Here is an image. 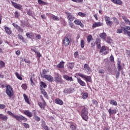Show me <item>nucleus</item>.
<instances>
[{"instance_id":"6e6d98bb","label":"nucleus","mask_w":130,"mask_h":130,"mask_svg":"<svg viewBox=\"0 0 130 130\" xmlns=\"http://www.w3.org/2000/svg\"><path fill=\"white\" fill-rule=\"evenodd\" d=\"M40 90L42 92V93L44 95L45 94V93H46V91H45V90H44V89L42 88H40Z\"/></svg>"},{"instance_id":"13d9d810","label":"nucleus","mask_w":130,"mask_h":130,"mask_svg":"<svg viewBox=\"0 0 130 130\" xmlns=\"http://www.w3.org/2000/svg\"><path fill=\"white\" fill-rule=\"evenodd\" d=\"M6 108V105L0 104V109H5Z\"/></svg>"},{"instance_id":"e433bc0d","label":"nucleus","mask_w":130,"mask_h":130,"mask_svg":"<svg viewBox=\"0 0 130 130\" xmlns=\"http://www.w3.org/2000/svg\"><path fill=\"white\" fill-rule=\"evenodd\" d=\"M15 75L16 77H17V79H18V80H20V81H22V80H23L22 77L20 76V75L17 72L15 73Z\"/></svg>"},{"instance_id":"8fccbe9b","label":"nucleus","mask_w":130,"mask_h":130,"mask_svg":"<svg viewBox=\"0 0 130 130\" xmlns=\"http://www.w3.org/2000/svg\"><path fill=\"white\" fill-rule=\"evenodd\" d=\"M21 87L23 90H27V85H26V84H22Z\"/></svg>"},{"instance_id":"f8f14e48","label":"nucleus","mask_w":130,"mask_h":130,"mask_svg":"<svg viewBox=\"0 0 130 130\" xmlns=\"http://www.w3.org/2000/svg\"><path fill=\"white\" fill-rule=\"evenodd\" d=\"M11 4L15 9H17L18 10H21L22 9V6L15 2H11Z\"/></svg>"},{"instance_id":"473e14b6","label":"nucleus","mask_w":130,"mask_h":130,"mask_svg":"<svg viewBox=\"0 0 130 130\" xmlns=\"http://www.w3.org/2000/svg\"><path fill=\"white\" fill-rule=\"evenodd\" d=\"M92 38H93V37H92V35H89L87 38V42H88V43H90V42H91V41L92 40Z\"/></svg>"},{"instance_id":"338daca9","label":"nucleus","mask_w":130,"mask_h":130,"mask_svg":"<svg viewBox=\"0 0 130 130\" xmlns=\"http://www.w3.org/2000/svg\"><path fill=\"white\" fill-rule=\"evenodd\" d=\"M99 73L100 74H104V73H105V71L104 70H102V69H101V70H99Z\"/></svg>"},{"instance_id":"72a5a7b5","label":"nucleus","mask_w":130,"mask_h":130,"mask_svg":"<svg viewBox=\"0 0 130 130\" xmlns=\"http://www.w3.org/2000/svg\"><path fill=\"white\" fill-rule=\"evenodd\" d=\"M112 19L114 21V23H115L116 25H119V21H118V19H117V18H116V17H113Z\"/></svg>"},{"instance_id":"3c124183","label":"nucleus","mask_w":130,"mask_h":130,"mask_svg":"<svg viewBox=\"0 0 130 130\" xmlns=\"http://www.w3.org/2000/svg\"><path fill=\"white\" fill-rule=\"evenodd\" d=\"M14 15L16 18H18V17H20V13H19L18 11H16L14 13Z\"/></svg>"},{"instance_id":"de8ad7c7","label":"nucleus","mask_w":130,"mask_h":130,"mask_svg":"<svg viewBox=\"0 0 130 130\" xmlns=\"http://www.w3.org/2000/svg\"><path fill=\"white\" fill-rule=\"evenodd\" d=\"M63 92L64 94H70V91L69 90V88H66L63 90Z\"/></svg>"},{"instance_id":"58836bf2","label":"nucleus","mask_w":130,"mask_h":130,"mask_svg":"<svg viewBox=\"0 0 130 130\" xmlns=\"http://www.w3.org/2000/svg\"><path fill=\"white\" fill-rule=\"evenodd\" d=\"M106 23L107 25H108V26H110V27H111L113 24L112 21H111L110 20H108V21H106Z\"/></svg>"},{"instance_id":"a211bd4d","label":"nucleus","mask_w":130,"mask_h":130,"mask_svg":"<svg viewBox=\"0 0 130 130\" xmlns=\"http://www.w3.org/2000/svg\"><path fill=\"white\" fill-rule=\"evenodd\" d=\"M55 103L59 105H63V102L59 98H57L55 100Z\"/></svg>"},{"instance_id":"c9c22d12","label":"nucleus","mask_w":130,"mask_h":130,"mask_svg":"<svg viewBox=\"0 0 130 130\" xmlns=\"http://www.w3.org/2000/svg\"><path fill=\"white\" fill-rule=\"evenodd\" d=\"M38 3L39 5H47V3L46 2H45L44 1H42V0H38Z\"/></svg>"},{"instance_id":"5fc2aeb1","label":"nucleus","mask_w":130,"mask_h":130,"mask_svg":"<svg viewBox=\"0 0 130 130\" xmlns=\"http://www.w3.org/2000/svg\"><path fill=\"white\" fill-rule=\"evenodd\" d=\"M110 61H111V62H113V61H114V57H113V55H111L110 57Z\"/></svg>"},{"instance_id":"603ef678","label":"nucleus","mask_w":130,"mask_h":130,"mask_svg":"<svg viewBox=\"0 0 130 130\" xmlns=\"http://www.w3.org/2000/svg\"><path fill=\"white\" fill-rule=\"evenodd\" d=\"M92 104L95 105L96 106H98V102L96 101L95 100H92Z\"/></svg>"},{"instance_id":"aec40b11","label":"nucleus","mask_w":130,"mask_h":130,"mask_svg":"<svg viewBox=\"0 0 130 130\" xmlns=\"http://www.w3.org/2000/svg\"><path fill=\"white\" fill-rule=\"evenodd\" d=\"M63 79H64L66 81H73V77H70L68 75H63Z\"/></svg>"},{"instance_id":"bf43d9fd","label":"nucleus","mask_w":130,"mask_h":130,"mask_svg":"<svg viewBox=\"0 0 130 130\" xmlns=\"http://www.w3.org/2000/svg\"><path fill=\"white\" fill-rule=\"evenodd\" d=\"M68 90H69V93H73L74 92V88L71 87L70 88H68Z\"/></svg>"},{"instance_id":"dca6fc26","label":"nucleus","mask_w":130,"mask_h":130,"mask_svg":"<svg viewBox=\"0 0 130 130\" xmlns=\"http://www.w3.org/2000/svg\"><path fill=\"white\" fill-rule=\"evenodd\" d=\"M77 81L78 83H79V84L82 87H85V86H86V83L85 82L83 81L81 78H77Z\"/></svg>"},{"instance_id":"0e129e2a","label":"nucleus","mask_w":130,"mask_h":130,"mask_svg":"<svg viewBox=\"0 0 130 130\" xmlns=\"http://www.w3.org/2000/svg\"><path fill=\"white\" fill-rule=\"evenodd\" d=\"M27 13L28 14V15H29V16L32 15V11H31L30 10L27 11Z\"/></svg>"},{"instance_id":"37998d69","label":"nucleus","mask_w":130,"mask_h":130,"mask_svg":"<svg viewBox=\"0 0 130 130\" xmlns=\"http://www.w3.org/2000/svg\"><path fill=\"white\" fill-rule=\"evenodd\" d=\"M22 124L23 125V126H24L25 128H29L30 127L29 124L27 123H22Z\"/></svg>"},{"instance_id":"5701e85b","label":"nucleus","mask_w":130,"mask_h":130,"mask_svg":"<svg viewBox=\"0 0 130 130\" xmlns=\"http://www.w3.org/2000/svg\"><path fill=\"white\" fill-rule=\"evenodd\" d=\"M74 23L76 25H79L81 27H84V25L82 24V22L79 19L75 20Z\"/></svg>"},{"instance_id":"1a4fd4ad","label":"nucleus","mask_w":130,"mask_h":130,"mask_svg":"<svg viewBox=\"0 0 130 130\" xmlns=\"http://www.w3.org/2000/svg\"><path fill=\"white\" fill-rule=\"evenodd\" d=\"M44 78L49 82H53V78L51 75H44Z\"/></svg>"},{"instance_id":"6ab92c4d","label":"nucleus","mask_w":130,"mask_h":130,"mask_svg":"<svg viewBox=\"0 0 130 130\" xmlns=\"http://www.w3.org/2000/svg\"><path fill=\"white\" fill-rule=\"evenodd\" d=\"M0 119L3 120V121H7L8 120V116L0 114Z\"/></svg>"},{"instance_id":"4be33fe9","label":"nucleus","mask_w":130,"mask_h":130,"mask_svg":"<svg viewBox=\"0 0 130 130\" xmlns=\"http://www.w3.org/2000/svg\"><path fill=\"white\" fill-rule=\"evenodd\" d=\"M74 67H75V63H74V62H69L67 63V67L68 69L73 70V69H74Z\"/></svg>"},{"instance_id":"7c9ffc66","label":"nucleus","mask_w":130,"mask_h":130,"mask_svg":"<svg viewBox=\"0 0 130 130\" xmlns=\"http://www.w3.org/2000/svg\"><path fill=\"white\" fill-rule=\"evenodd\" d=\"M33 118H34V119H35V120L36 121H40V120H41V119L38 116H37L36 115H34Z\"/></svg>"},{"instance_id":"49530a36","label":"nucleus","mask_w":130,"mask_h":130,"mask_svg":"<svg viewBox=\"0 0 130 130\" xmlns=\"http://www.w3.org/2000/svg\"><path fill=\"white\" fill-rule=\"evenodd\" d=\"M104 18H105V21H106V22H107L108 21H109L110 20H111V18H110V17L106 15L104 16Z\"/></svg>"},{"instance_id":"4468645a","label":"nucleus","mask_w":130,"mask_h":130,"mask_svg":"<svg viewBox=\"0 0 130 130\" xmlns=\"http://www.w3.org/2000/svg\"><path fill=\"white\" fill-rule=\"evenodd\" d=\"M54 81L56 83H59V84H62L63 83V80L61 77H54Z\"/></svg>"},{"instance_id":"a18cd8bd","label":"nucleus","mask_w":130,"mask_h":130,"mask_svg":"<svg viewBox=\"0 0 130 130\" xmlns=\"http://www.w3.org/2000/svg\"><path fill=\"white\" fill-rule=\"evenodd\" d=\"M106 41L107 43H111V42H112V40L110 37H108L107 38Z\"/></svg>"},{"instance_id":"052dcab7","label":"nucleus","mask_w":130,"mask_h":130,"mask_svg":"<svg viewBox=\"0 0 130 130\" xmlns=\"http://www.w3.org/2000/svg\"><path fill=\"white\" fill-rule=\"evenodd\" d=\"M16 29H17V30H18V31H19V32H23V29L19 26Z\"/></svg>"},{"instance_id":"69168bd1","label":"nucleus","mask_w":130,"mask_h":130,"mask_svg":"<svg viewBox=\"0 0 130 130\" xmlns=\"http://www.w3.org/2000/svg\"><path fill=\"white\" fill-rule=\"evenodd\" d=\"M12 25L16 28V29H17V28L19 27V25H18V24H17L15 23H13Z\"/></svg>"},{"instance_id":"7ed1b4c3","label":"nucleus","mask_w":130,"mask_h":130,"mask_svg":"<svg viewBox=\"0 0 130 130\" xmlns=\"http://www.w3.org/2000/svg\"><path fill=\"white\" fill-rule=\"evenodd\" d=\"M6 94L8 95V96L11 98L13 97L14 95V91L13 90V88L10 85H7L6 86Z\"/></svg>"},{"instance_id":"6e6552de","label":"nucleus","mask_w":130,"mask_h":130,"mask_svg":"<svg viewBox=\"0 0 130 130\" xmlns=\"http://www.w3.org/2000/svg\"><path fill=\"white\" fill-rule=\"evenodd\" d=\"M71 42V41H70V39L68 37H64L63 40V44L64 45V46H69L70 45V43Z\"/></svg>"},{"instance_id":"774afa93","label":"nucleus","mask_w":130,"mask_h":130,"mask_svg":"<svg viewBox=\"0 0 130 130\" xmlns=\"http://www.w3.org/2000/svg\"><path fill=\"white\" fill-rule=\"evenodd\" d=\"M126 54H127V55H128V56H130V51L126 50Z\"/></svg>"},{"instance_id":"ddd939ff","label":"nucleus","mask_w":130,"mask_h":130,"mask_svg":"<svg viewBox=\"0 0 130 130\" xmlns=\"http://www.w3.org/2000/svg\"><path fill=\"white\" fill-rule=\"evenodd\" d=\"M23 113L28 117H32V116H33V113L30 112L29 110L24 111Z\"/></svg>"},{"instance_id":"4c0bfd02","label":"nucleus","mask_w":130,"mask_h":130,"mask_svg":"<svg viewBox=\"0 0 130 130\" xmlns=\"http://www.w3.org/2000/svg\"><path fill=\"white\" fill-rule=\"evenodd\" d=\"M70 128L72 130H75L77 128V126H76V125L75 124H71L70 125Z\"/></svg>"},{"instance_id":"680f3d73","label":"nucleus","mask_w":130,"mask_h":130,"mask_svg":"<svg viewBox=\"0 0 130 130\" xmlns=\"http://www.w3.org/2000/svg\"><path fill=\"white\" fill-rule=\"evenodd\" d=\"M46 125V124L45 123V121H43V120H42V127H44V126H45Z\"/></svg>"},{"instance_id":"09e8293b","label":"nucleus","mask_w":130,"mask_h":130,"mask_svg":"<svg viewBox=\"0 0 130 130\" xmlns=\"http://www.w3.org/2000/svg\"><path fill=\"white\" fill-rule=\"evenodd\" d=\"M78 16H80V17H86V14L83 13L82 12H79L78 13Z\"/></svg>"},{"instance_id":"c756f323","label":"nucleus","mask_w":130,"mask_h":130,"mask_svg":"<svg viewBox=\"0 0 130 130\" xmlns=\"http://www.w3.org/2000/svg\"><path fill=\"white\" fill-rule=\"evenodd\" d=\"M26 36L28 37V38H30V39L33 38V33L32 32H27L26 34Z\"/></svg>"},{"instance_id":"e2e57ef3","label":"nucleus","mask_w":130,"mask_h":130,"mask_svg":"<svg viewBox=\"0 0 130 130\" xmlns=\"http://www.w3.org/2000/svg\"><path fill=\"white\" fill-rule=\"evenodd\" d=\"M78 55H79V52L76 51L74 53V56L75 57V58H77V57H78Z\"/></svg>"},{"instance_id":"c03bdc74","label":"nucleus","mask_w":130,"mask_h":130,"mask_svg":"<svg viewBox=\"0 0 130 130\" xmlns=\"http://www.w3.org/2000/svg\"><path fill=\"white\" fill-rule=\"evenodd\" d=\"M17 37L18 39H20V40H22L23 42L25 41V40H24V38H23V36L21 35H18Z\"/></svg>"},{"instance_id":"4d7b16f0","label":"nucleus","mask_w":130,"mask_h":130,"mask_svg":"<svg viewBox=\"0 0 130 130\" xmlns=\"http://www.w3.org/2000/svg\"><path fill=\"white\" fill-rule=\"evenodd\" d=\"M96 44L97 45V48L99 49H100V48H101V45H100V44H99V43H98V42H96Z\"/></svg>"},{"instance_id":"a19ab883","label":"nucleus","mask_w":130,"mask_h":130,"mask_svg":"<svg viewBox=\"0 0 130 130\" xmlns=\"http://www.w3.org/2000/svg\"><path fill=\"white\" fill-rule=\"evenodd\" d=\"M82 98L83 99H87V98H88V93L85 92L83 93L82 95Z\"/></svg>"},{"instance_id":"79ce46f5","label":"nucleus","mask_w":130,"mask_h":130,"mask_svg":"<svg viewBox=\"0 0 130 130\" xmlns=\"http://www.w3.org/2000/svg\"><path fill=\"white\" fill-rule=\"evenodd\" d=\"M121 29H123V31H124V34H127L128 33V30H127V29H126V27H121Z\"/></svg>"},{"instance_id":"f257e3e1","label":"nucleus","mask_w":130,"mask_h":130,"mask_svg":"<svg viewBox=\"0 0 130 130\" xmlns=\"http://www.w3.org/2000/svg\"><path fill=\"white\" fill-rule=\"evenodd\" d=\"M7 114L10 116H13L16 120H18V121H22V120H23V121L26 122L27 120H28V119L23 116V115H15L14 114V113H12V112L10 111H7Z\"/></svg>"},{"instance_id":"b1692460","label":"nucleus","mask_w":130,"mask_h":130,"mask_svg":"<svg viewBox=\"0 0 130 130\" xmlns=\"http://www.w3.org/2000/svg\"><path fill=\"white\" fill-rule=\"evenodd\" d=\"M113 3L115 4V5H119V6H121V5H122V1L120 0H114Z\"/></svg>"},{"instance_id":"f704fd0d","label":"nucleus","mask_w":130,"mask_h":130,"mask_svg":"<svg viewBox=\"0 0 130 130\" xmlns=\"http://www.w3.org/2000/svg\"><path fill=\"white\" fill-rule=\"evenodd\" d=\"M6 66V63L3 61H0V69H3Z\"/></svg>"},{"instance_id":"cd10ccee","label":"nucleus","mask_w":130,"mask_h":130,"mask_svg":"<svg viewBox=\"0 0 130 130\" xmlns=\"http://www.w3.org/2000/svg\"><path fill=\"white\" fill-rule=\"evenodd\" d=\"M100 37L101 38H102V39H104V40H105V39H106V33L103 32L101 34Z\"/></svg>"},{"instance_id":"f03ea898","label":"nucleus","mask_w":130,"mask_h":130,"mask_svg":"<svg viewBox=\"0 0 130 130\" xmlns=\"http://www.w3.org/2000/svg\"><path fill=\"white\" fill-rule=\"evenodd\" d=\"M81 117L84 120H88V109L84 108L81 111Z\"/></svg>"},{"instance_id":"9d476101","label":"nucleus","mask_w":130,"mask_h":130,"mask_svg":"<svg viewBox=\"0 0 130 130\" xmlns=\"http://www.w3.org/2000/svg\"><path fill=\"white\" fill-rule=\"evenodd\" d=\"M42 100L43 102V103L39 102L38 104L39 106H40V108H41V109H44V108H45V105H46V103L44 99H42Z\"/></svg>"},{"instance_id":"2f4dec72","label":"nucleus","mask_w":130,"mask_h":130,"mask_svg":"<svg viewBox=\"0 0 130 130\" xmlns=\"http://www.w3.org/2000/svg\"><path fill=\"white\" fill-rule=\"evenodd\" d=\"M40 87L41 88H46L47 86H46V83H45V82H43L42 81H41L40 82Z\"/></svg>"},{"instance_id":"412c9836","label":"nucleus","mask_w":130,"mask_h":130,"mask_svg":"<svg viewBox=\"0 0 130 130\" xmlns=\"http://www.w3.org/2000/svg\"><path fill=\"white\" fill-rule=\"evenodd\" d=\"M57 68L59 69H63L64 68V62L61 61L59 64L56 66Z\"/></svg>"},{"instance_id":"ea45409f","label":"nucleus","mask_w":130,"mask_h":130,"mask_svg":"<svg viewBox=\"0 0 130 130\" xmlns=\"http://www.w3.org/2000/svg\"><path fill=\"white\" fill-rule=\"evenodd\" d=\"M80 45H81V48H84V47H85V41H84V40H81Z\"/></svg>"},{"instance_id":"a878e982","label":"nucleus","mask_w":130,"mask_h":130,"mask_svg":"<svg viewBox=\"0 0 130 130\" xmlns=\"http://www.w3.org/2000/svg\"><path fill=\"white\" fill-rule=\"evenodd\" d=\"M23 97L25 102H26L27 104H30V101H29V98H28V96H27V95H26V94L25 93L23 94Z\"/></svg>"},{"instance_id":"20e7f679","label":"nucleus","mask_w":130,"mask_h":130,"mask_svg":"<svg viewBox=\"0 0 130 130\" xmlns=\"http://www.w3.org/2000/svg\"><path fill=\"white\" fill-rule=\"evenodd\" d=\"M78 75L79 77H81V78H82V79H85L86 82H91L92 81V78L91 77V76H86L81 73H78Z\"/></svg>"},{"instance_id":"393cba45","label":"nucleus","mask_w":130,"mask_h":130,"mask_svg":"<svg viewBox=\"0 0 130 130\" xmlns=\"http://www.w3.org/2000/svg\"><path fill=\"white\" fill-rule=\"evenodd\" d=\"M50 18H52L54 21H59L60 18L59 17L54 15H52L50 16Z\"/></svg>"},{"instance_id":"bb28decb","label":"nucleus","mask_w":130,"mask_h":130,"mask_svg":"<svg viewBox=\"0 0 130 130\" xmlns=\"http://www.w3.org/2000/svg\"><path fill=\"white\" fill-rule=\"evenodd\" d=\"M5 30L6 32V33H7V34H12V30H11V29L10 28H9V27H6L5 28Z\"/></svg>"},{"instance_id":"864d4df0","label":"nucleus","mask_w":130,"mask_h":130,"mask_svg":"<svg viewBox=\"0 0 130 130\" xmlns=\"http://www.w3.org/2000/svg\"><path fill=\"white\" fill-rule=\"evenodd\" d=\"M122 30H123L122 28H121V29H117L116 32L118 34H120L122 33Z\"/></svg>"},{"instance_id":"0eeeda50","label":"nucleus","mask_w":130,"mask_h":130,"mask_svg":"<svg viewBox=\"0 0 130 130\" xmlns=\"http://www.w3.org/2000/svg\"><path fill=\"white\" fill-rule=\"evenodd\" d=\"M123 20L125 21V24L129 25L130 26V21L125 16L122 17ZM125 28L127 30H130V26H126Z\"/></svg>"},{"instance_id":"2eb2a0df","label":"nucleus","mask_w":130,"mask_h":130,"mask_svg":"<svg viewBox=\"0 0 130 130\" xmlns=\"http://www.w3.org/2000/svg\"><path fill=\"white\" fill-rule=\"evenodd\" d=\"M108 112L109 113L110 116H111L112 114H116V109H111V108H110Z\"/></svg>"},{"instance_id":"39448f33","label":"nucleus","mask_w":130,"mask_h":130,"mask_svg":"<svg viewBox=\"0 0 130 130\" xmlns=\"http://www.w3.org/2000/svg\"><path fill=\"white\" fill-rule=\"evenodd\" d=\"M100 52L102 53V55H106V54L109 53V51H106V47L105 46L102 47Z\"/></svg>"},{"instance_id":"f3484780","label":"nucleus","mask_w":130,"mask_h":130,"mask_svg":"<svg viewBox=\"0 0 130 130\" xmlns=\"http://www.w3.org/2000/svg\"><path fill=\"white\" fill-rule=\"evenodd\" d=\"M84 70H85V71H86V72H87V74L90 73V72H91V71L90 66H89V65H88V64L87 63L84 64Z\"/></svg>"},{"instance_id":"9b49d317","label":"nucleus","mask_w":130,"mask_h":130,"mask_svg":"<svg viewBox=\"0 0 130 130\" xmlns=\"http://www.w3.org/2000/svg\"><path fill=\"white\" fill-rule=\"evenodd\" d=\"M101 26H103V23L101 22H94L92 24V28L94 29V28H96V27H101Z\"/></svg>"},{"instance_id":"423d86ee","label":"nucleus","mask_w":130,"mask_h":130,"mask_svg":"<svg viewBox=\"0 0 130 130\" xmlns=\"http://www.w3.org/2000/svg\"><path fill=\"white\" fill-rule=\"evenodd\" d=\"M67 17L68 20L70 22H73L75 20V16L72 14V13H67Z\"/></svg>"},{"instance_id":"c85d7f7f","label":"nucleus","mask_w":130,"mask_h":130,"mask_svg":"<svg viewBox=\"0 0 130 130\" xmlns=\"http://www.w3.org/2000/svg\"><path fill=\"white\" fill-rule=\"evenodd\" d=\"M110 104H111V105H114V106H117V102L113 100L110 101Z\"/></svg>"}]
</instances>
